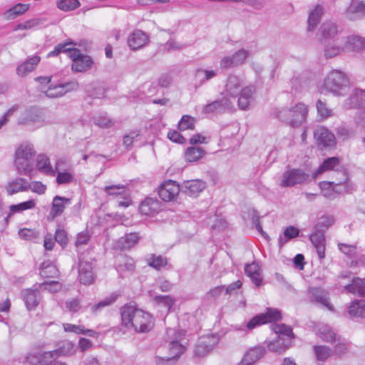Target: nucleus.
Returning <instances> with one entry per match:
<instances>
[{
	"label": "nucleus",
	"instance_id": "obj_1",
	"mask_svg": "<svg viewBox=\"0 0 365 365\" xmlns=\"http://www.w3.org/2000/svg\"><path fill=\"white\" fill-rule=\"evenodd\" d=\"M122 324L128 329L133 328L140 333L148 332L153 327L154 319L148 312L137 309L131 304L120 309Z\"/></svg>",
	"mask_w": 365,
	"mask_h": 365
},
{
	"label": "nucleus",
	"instance_id": "obj_2",
	"mask_svg": "<svg viewBox=\"0 0 365 365\" xmlns=\"http://www.w3.org/2000/svg\"><path fill=\"white\" fill-rule=\"evenodd\" d=\"M36 155L34 145L29 143H21L16 150L14 165L20 175L32 176L33 158Z\"/></svg>",
	"mask_w": 365,
	"mask_h": 365
},
{
	"label": "nucleus",
	"instance_id": "obj_3",
	"mask_svg": "<svg viewBox=\"0 0 365 365\" xmlns=\"http://www.w3.org/2000/svg\"><path fill=\"white\" fill-rule=\"evenodd\" d=\"M324 88L336 96H344L350 90L348 76L342 71L334 69L328 73L324 81Z\"/></svg>",
	"mask_w": 365,
	"mask_h": 365
},
{
	"label": "nucleus",
	"instance_id": "obj_4",
	"mask_svg": "<svg viewBox=\"0 0 365 365\" xmlns=\"http://www.w3.org/2000/svg\"><path fill=\"white\" fill-rule=\"evenodd\" d=\"M168 336H173V338L169 343V356L156 357L157 365H172L179 356L185 351V346L180 343L184 333L181 331H176L175 329H169L167 330Z\"/></svg>",
	"mask_w": 365,
	"mask_h": 365
},
{
	"label": "nucleus",
	"instance_id": "obj_5",
	"mask_svg": "<svg viewBox=\"0 0 365 365\" xmlns=\"http://www.w3.org/2000/svg\"><path fill=\"white\" fill-rule=\"evenodd\" d=\"M308 114V107L302 103L292 108H283L275 112L279 120L287 122L292 126H299L305 122Z\"/></svg>",
	"mask_w": 365,
	"mask_h": 365
},
{
	"label": "nucleus",
	"instance_id": "obj_6",
	"mask_svg": "<svg viewBox=\"0 0 365 365\" xmlns=\"http://www.w3.org/2000/svg\"><path fill=\"white\" fill-rule=\"evenodd\" d=\"M18 124L41 128L46 124V115L43 110L36 106H31L22 111L18 118Z\"/></svg>",
	"mask_w": 365,
	"mask_h": 365
},
{
	"label": "nucleus",
	"instance_id": "obj_7",
	"mask_svg": "<svg viewBox=\"0 0 365 365\" xmlns=\"http://www.w3.org/2000/svg\"><path fill=\"white\" fill-rule=\"evenodd\" d=\"M309 178V175L301 168H288L282 173L279 185L282 187H289L302 185L307 182Z\"/></svg>",
	"mask_w": 365,
	"mask_h": 365
},
{
	"label": "nucleus",
	"instance_id": "obj_8",
	"mask_svg": "<svg viewBox=\"0 0 365 365\" xmlns=\"http://www.w3.org/2000/svg\"><path fill=\"white\" fill-rule=\"evenodd\" d=\"M69 58L73 61L72 70L76 72H85L92 67L93 61L91 58L81 53L78 48H73L70 51Z\"/></svg>",
	"mask_w": 365,
	"mask_h": 365
},
{
	"label": "nucleus",
	"instance_id": "obj_9",
	"mask_svg": "<svg viewBox=\"0 0 365 365\" xmlns=\"http://www.w3.org/2000/svg\"><path fill=\"white\" fill-rule=\"evenodd\" d=\"M218 341L219 337L215 334L208 335L200 338L195 348V355L199 357L207 355L218 343Z\"/></svg>",
	"mask_w": 365,
	"mask_h": 365
},
{
	"label": "nucleus",
	"instance_id": "obj_10",
	"mask_svg": "<svg viewBox=\"0 0 365 365\" xmlns=\"http://www.w3.org/2000/svg\"><path fill=\"white\" fill-rule=\"evenodd\" d=\"M245 84L244 79L237 75L230 74L226 79L224 92L227 97L236 98Z\"/></svg>",
	"mask_w": 365,
	"mask_h": 365
},
{
	"label": "nucleus",
	"instance_id": "obj_11",
	"mask_svg": "<svg viewBox=\"0 0 365 365\" xmlns=\"http://www.w3.org/2000/svg\"><path fill=\"white\" fill-rule=\"evenodd\" d=\"M250 54V51L244 48L236 51L231 56L224 57L220 63L222 68H229L231 67H237L242 65Z\"/></svg>",
	"mask_w": 365,
	"mask_h": 365
},
{
	"label": "nucleus",
	"instance_id": "obj_12",
	"mask_svg": "<svg viewBox=\"0 0 365 365\" xmlns=\"http://www.w3.org/2000/svg\"><path fill=\"white\" fill-rule=\"evenodd\" d=\"M281 318L279 311L273 309H269L265 314H261L255 316L247 324L248 329H253L257 326L267 323L271 321H275Z\"/></svg>",
	"mask_w": 365,
	"mask_h": 365
},
{
	"label": "nucleus",
	"instance_id": "obj_13",
	"mask_svg": "<svg viewBox=\"0 0 365 365\" xmlns=\"http://www.w3.org/2000/svg\"><path fill=\"white\" fill-rule=\"evenodd\" d=\"M180 190L176 182L168 180L160 186L158 195L163 200L169 202L176 198Z\"/></svg>",
	"mask_w": 365,
	"mask_h": 365
},
{
	"label": "nucleus",
	"instance_id": "obj_14",
	"mask_svg": "<svg viewBox=\"0 0 365 365\" xmlns=\"http://www.w3.org/2000/svg\"><path fill=\"white\" fill-rule=\"evenodd\" d=\"M336 173L340 175V178L336 179V180L331 182H322L319 183V187L323 191V195L326 197L333 198L334 197V193L326 191V190H335L337 186H341L344 183H346L348 180V175L345 170H341L337 171Z\"/></svg>",
	"mask_w": 365,
	"mask_h": 365
},
{
	"label": "nucleus",
	"instance_id": "obj_15",
	"mask_svg": "<svg viewBox=\"0 0 365 365\" xmlns=\"http://www.w3.org/2000/svg\"><path fill=\"white\" fill-rule=\"evenodd\" d=\"M93 266L91 262L80 259L78 264V277L80 282L86 285L92 284L94 280V274L93 272Z\"/></svg>",
	"mask_w": 365,
	"mask_h": 365
},
{
	"label": "nucleus",
	"instance_id": "obj_16",
	"mask_svg": "<svg viewBox=\"0 0 365 365\" xmlns=\"http://www.w3.org/2000/svg\"><path fill=\"white\" fill-rule=\"evenodd\" d=\"M314 135L319 145L333 147L336 145L335 135L324 126L317 127L314 130Z\"/></svg>",
	"mask_w": 365,
	"mask_h": 365
},
{
	"label": "nucleus",
	"instance_id": "obj_17",
	"mask_svg": "<svg viewBox=\"0 0 365 365\" xmlns=\"http://www.w3.org/2000/svg\"><path fill=\"white\" fill-rule=\"evenodd\" d=\"M232 108V102L228 97L225 96L220 100H217L205 105L202 108V111L205 113H220L231 110Z\"/></svg>",
	"mask_w": 365,
	"mask_h": 365
},
{
	"label": "nucleus",
	"instance_id": "obj_18",
	"mask_svg": "<svg viewBox=\"0 0 365 365\" xmlns=\"http://www.w3.org/2000/svg\"><path fill=\"white\" fill-rule=\"evenodd\" d=\"M149 41V36L144 31L136 29L128 38V45L130 49L137 51L145 46Z\"/></svg>",
	"mask_w": 365,
	"mask_h": 365
},
{
	"label": "nucleus",
	"instance_id": "obj_19",
	"mask_svg": "<svg viewBox=\"0 0 365 365\" xmlns=\"http://www.w3.org/2000/svg\"><path fill=\"white\" fill-rule=\"evenodd\" d=\"M256 91L255 86L249 85L244 86L238 94V106L241 110L249 109L250 106L254 100V93Z\"/></svg>",
	"mask_w": 365,
	"mask_h": 365
},
{
	"label": "nucleus",
	"instance_id": "obj_20",
	"mask_svg": "<svg viewBox=\"0 0 365 365\" xmlns=\"http://www.w3.org/2000/svg\"><path fill=\"white\" fill-rule=\"evenodd\" d=\"M266 349L264 346H258L249 349L244 355L238 365H254L264 356Z\"/></svg>",
	"mask_w": 365,
	"mask_h": 365
},
{
	"label": "nucleus",
	"instance_id": "obj_21",
	"mask_svg": "<svg viewBox=\"0 0 365 365\" xmlns=\"http://www.w3.org/2000/svg\"><path fill=\"white\" fill-rule=\"evenodd\" d=\"M346 17L351 21H356L365 16V2L352 1L346 11Z\"/></svg>",
	"mask_w": 365,
	"mask_h": 365
},
{
	"label": "nucleus",
	"instance_id": "obj_22",
	"mask_svg": "<svg viewBox=\"0 0 365 365\" xmlns=\"http://www.w3.org/2000/svg\"><path fill=\"white\" fill-rule=\"evenodd\" d=\"M40 61L41 58L38 55L29 58L16 67V74L20 77L26 76L36 68Z\"/></svg>",
	"mask_w": 365,
	"mask_h": 365
},
{
	"label": "nucleus",
	"instance_id": "obj_23",
	"mask_svg": "<svg viewBox=\"0 0 365 365\" xmlns=\"http://www.w3.org/2000/svg\"><path fill=\"white\" fill-rule=\"evenodd\" d=\"M205 187V183L199 180L185 181L181 185V191L191 197L197 196Z\"/></svg>",
	"mask_w": 365,
	"mask_h": 365
},
{
	"label": "nucleus",
	"instance_id": "obj_24",
	"mask_svg": "<svg viewBox=\"0 0 365 365\" xmlns=\"http://www.w3.org/2000/svg\"><path fill=\"white\" fill-rule=\"evenodd\" d=\"M29 181L22 178H16L9 181L5 186V190L9 195H13L18 192L28 191Z\"/></svg>",
	"mask_w": 365,
	"mask_h": 365
},
{
	"label": "nucleus",
	"instance_id": "obj_25",
	"mask_svg": "<svg viewBox=\"0 0 365 365\" xmlns=\"http://www.w3.org/2000/svg\"><path fill=\"white\" fill-rule=\"evenodd\" d=\"M310 300L321 304L329 309L332 310V307L329 302L328 293L319 287H310L309 289Z\"/></svg>",
	"mask_w": 365,
	"mask_h": 365
},
{
	"label": "nucleus",
	"instance_id": "obj_26",
	"mask_svg": "<svg viewBox=\"0 0 365 365\" xmlns=\"http://www.w3.org/2000/svg\"><path fill=\"white\" fill-rule=\"evenodd\" d=\"M324 232L315 230V232L310 235V240L316 248L319 259L324 258L325 256V237Z\"/></svg>",
	"mask_w": 365,
	"mask_h": 365
},
{
	"label": "nucleus",
	"instance_id": "obj_27",
	"mask_svg": "<svg viewBox=\"0 0 365 365\" xmlns=\"http://www.w3.org/2000/svg\"><path fill=\"white\" fill-rule=\"evenodd\" d=\"M346 105L349 108H365V90L354 89L346 100Z\"/></svg>",
	"mask_w": 365,
	"mask_h": 365
},
{
	"label": "nucleus",
	"instance_id": "obj_28",
	"mask_svg": "<svg viewBox=\"0 0 365 365\" xmlns=\"http://www.w3.org/2000/svg\"><path fill=\"white\" fill-rule=\"evenodd\" d=\"M22 297L29 310L34 309L38 305L41 299L38 290L30 289L22 292Z\"/></svg>",
	"mask_w": 365,
	"mask_h": 365
},
{
	"label": "nucleus",
	"instance_id": "obj_29",
	"mask_svg": "<svg viewBox=\"0 0 365 365\" xmlns=\"http://www.w3.org/2000/svg\"><path fill=\"white\" fill-rule=\"evenodd\" d=\"M36 168L40 172L51 176H54L56 170H58L57 167L56 169L52 168L49 158L44 154H39L37 156Z\"/></svg>",
	"mask_w": 365,
	"mask_h": 365
},
{
	"label": "nucleus",
	"instance_id": "obj_30",
	"mask_svg": "<svg viewBox=\"0 0 365 365\" xmlns=\"http://www.w3.org/2000/svg\"><path fill=\"white\" fill-rule=\"evenodd\" d=\"M160 209L159 202L153 198H147L139 206V211L142 215H152L158 212Z\"/></svg>",
	"mask_w": 365,
	"mask_h": 365
},
{
	"label": "nucleus",
	"instance_id": "obj_31",
	"mask_svg": "<svg viewBox=\"0 0 365 365\" xmlns=\"http://www.w3.org/2000/svg\"><path fill=\"white\" fill-rule=\"evenodd\" d=\"M344 41L336 39L333 42L329 43L324 46V55L327 58H333L342 53L344 50L343 47Z\"/></svg>",
	"mask_w": 365,
	"mask_h": 365
},
{
	"label": "nucleus",
	"instance_id": "obj_32",
	"mask_svg": "<svg viewBox=\"0 0 365 365\" xmlns=\"http://www.w3.org/2000/svg\"><path fill=\"white\" fill-rule=\"evenodd\" d=\"M324 13V9L321 5H317L309 14L307 23V29L309 31H313L319 23L322 16Z\"/></svg>",
	"mask_w": 365,
	"mask_h": 365
},
{
	"label": "nucleus",
	"instance_id": "obj_33",
	"mask_svg": "<svg viewBox=\"0 0 365 365\" xmlns=\"http://www.w3.org/2000/svg\"><path fill=\"white\" fill-rule=\"evenodd\" d=\"M71 204V199L60 196H56L53 200L51 213L53 217L58 216L63 212L66 205Z\"/></svg>",
	"mask_w": 365,
	"mask_h": 365
},
{
	"label": "nucleus",
	"instance_id": "obj_34",
	"mask_svg": "<svg viewBox=\"0 0 365 365\" xmlns=\"http://www.w3.org/2000/svg\"><path fill=\"white\" fill-rule=\"evenodd\" d=\"M321 41L334 38L338 34V29L335 24L327 21L320 27Z\"/></svg>",
	"mask_w": 365,
	"mask_h": 365
},
{
	"label": "nucleus",
	"instance_id": "obj_35",
	"mask_svg": "<svg viewBox=\"0 0 365 365\" xmlns=\"http://www.w3.org/2000/svg\"><path fill=\"white\" fill-rule=\"evenodd\" d=\"M339 165V159L336 157H331L326 159L318 169L313 173L312 179H316L317 176L322 173L334 170L335 167Z\"/></svg>",
	"mask_w": 365,
	"mask_h": 365
},
{
	"label": "nucleus",
	"instance_id": "obj_36",
	"mask_svg": "<svg viewBox=\"0 0 365 365\" xmlns=\"http://www.w3.org/2000/svg\"><path fill=\"white\" fill-rule=\"evenodd\" d=\"M345 289L348 292L357 293L359 295L365 297V279L354 278L351 284L345 286Z\"/></svg>",
	"mask_w": 365,
	"mask_h": 365
},
{
	"label": "nucleus",
	"instance_id": "obj_37",
	"mask_svg": "<svg viewBox=\"0 0 365 365\" xmlns=\"http://www.w3.org/2000/svg\"><path fill=\"white\" fill-rule=\"evenodd\" d=\"M349 314L354 317L365 318V300L353 301L349 307Z\"/></svg>",
	"mask_w": 365,
	"mask_h": 365
},
{
	"label": "nucleus",
	"instance_id": "obj_38",
	"mask_svg": "<svg viewBox=\"0 0 365 365\" xmlns=\"http://www.w3.org/2000/svg\"><path fill=\"white\" fill-rule=\"evenodd\" d=\"M30 4H16L13 7L6 10L4 13V17L6 19H14L16 17L24 14L29 10Z\"/></svg>",
	"mask_w": 365,
	"mask_h": 365
},
{
	"label": "nucleus",
	"instance_id": "obj_39",
	"mask_svg": "<svg viewBox=\"0 0 365 365\" xmlns=\"http://www.w3.org/2000/svg\"><path fill=\"white\" fill-rule=\"evenodd\" d=\"M217 76V71L215 70H207L197 68L195 71V80L199 83L198 86L205 83Z\"/></svg>",
	"mask_w": 365,
	"mask_h": 365
},
{
	"label": "nucleus",
	"instance_id": "obj_40",
	"mask_svg": "<svg viewBox=\"0 0 365 365\" xmlns=\"http://www.w3.org/2000/svg\"><path fill=\"white\" fill-rule=\"evenodd\" d=\"M139 236L138 233H129L120 238L118 244L121 249H130L137 244Z\"/></svg>",
	"mask_w": 365,
	"mask_h": 365
},
{
	"label": "nucleus",
	"instance_id": "obj_41",
	"mask_svg": "<svg viewBox=\"0 0 365 365\" xmlns=\"http://www.w3.org/2000/svg\"><path fill=\"white\" fill-rule=\"evenodd\" d=\"M205 151L199 147H190L185 153V158L187 162H195L202 158Z\"/></svg>",
	"mask_w": 365,
	"mask_h": 365
},
{
	"label": "nucleus",
	"instance_id": "obj_42",
	"mask_svg": "<svg viewBox=\"0 0 365 365\" xmlns=\"http://www.w3.org/2000/svg\"><path fill=\"white\" fill-rule=\"evenodd\" d=\"M313 350L317 360L320 361H326L333 354L332 349L324 345H315Z\"/></svg>",
	"mask_w": 365,
	"mask_h": 365
},
{
	"label": "nucleus",
	"instance_id": "obj_43",
	"mask_svg": "<svg viewBox=\"0 0 365 365\" xmlns=\"http://www.w3.org/2000/svg\"><path fill=\"white\" fill-rule=\"evenodd\" d=\"M299 234V230L294 226L287 227L284 231V237L280 236L278 239L279 247L283 246L288 240L297 237Z\"/></svg>",
	"mask_w": 365,
	"mask_h": 365
},
{
	"label": "nucleus",
	"instance_id": "obj_44",
	"mask_svg": "<svg viewBox=\"0 0 365 365\" xmlns=\"http://www.w3.org/2000/svg\"><path fill=\"white\" fill-rule=\"evenodd\" d=\"M351 49L354 51H360L365 48V37L360 36H351L346 42Z\"/></svg>",
	"mask_w": 365,
	"mask_h": 365
},
{
	"label": "nucleus",
	"instance_id": "obj_45",
	"mask_svg": "<svg viewBox=\"0 0 365 365\" xmlns=\"http://www.w3.org/2000/svg\"><path fill=\"white\" fill-rule=\"evenodd\" d=\"M43 19H32L16 25L14 31L32 29L43 24Z\"/></svg>",
	"mask_w": 365,
	"mask_h": 365
},
{
	"label": "nucleus",
	"instance_id": "obj_46",
	"mask_svg": "<svg viewBox=\"0 0 365 365\" xmlns=\"http://www.w3.org/2000/svg\"><path fill=\"white\" fill-rule=\"evenodd\" d=\"M147 261L148 264L155 269H160L168 263L166 257L161 255H155L154 254L150 255V256L147 259Z\"/></svg>",
	"mask_w": 365,
	"mask_h": 365
},
{
	"label": "nucleus",
	"instance_id": "obj_47",
	"mask_svg": "<svg viewBox=\"0 0 365 365\" xmlns=\"http://www.w3.org/2000/svg\"><path fill=\"white\" fill-rule=\"evenodd\" d=\"M319 336L323 341L327 343L334 342L339 337L335 332L327 326H324L320 328Z\"/></svg>",
	"mask_w": 365,
	"mask_h": 365
},
{
	"label": "nucleus",
	"instance_id": "obj_48",
	"mask_svg": "<svg viewBox=\"0 0 365 365\" xmlns=\"http://www.w3.org/2000/svg\"><path fill=\"white\" fill-rule=\"evenodd\" d=\"M78 0H58L57 6L63 11L74 10L80 6Z\"/></svg>",
	"mask_w": 365,
	"mask_h": 365
},
{
	"label": "nucleus",
	"instance_id": "obj_49",
	"mask_svg": "<svg viewBox=\"0 0 365 365\" xmlns=\"http://www.w3.org/2000/svg\"><path fill=\"white\" fill-rule=\"evenodd\" d=\"M96 125L101 128H109L114 125V120L110 118L107 115H100L93 118Z\"/></svg>",
	"mask_w": 365,
	"mask_h": 365
},
{
	"label": "nucleus",
	"instance_id": "obj_50",
	"mask_svg": "<svg viewBox=\"0 0 365 365\" xmlns=\"http://www.w3.org/2000/svg\"><path fill=\"white\" fill-rule=\"evenodd\" d=\"M337 137L342 140H346L354 136L355 130L348 126L341 125L336 129Z\"/></svg>",
	"mask_w": 365,
	"mask_h": 365
},
{
	"label": "nucleus",
	"instance_id": "obj_51",
	"mask_svg": "<svg viewBox=\"0 0 365 365\" xmlns=\"http://www.w3.org/2000/svg\"><path fill=\"white\" fill-rule=\"evenodd\" d=\"M58 353L59 351L58 350H53L38 354L40 357V364L47 365L53 364V361L58 356Z\"/></svg>",
	"mask_w": 365,
	"mask_h": 365
},
{
	"label": "nucleus",
	"instance_id": "obj_52",
	"mask_svg": "<svg viewBox=\"0 0 365 365\" xmlns=\"http://www.w3.org/2000/svg\"><path fill=\"white\" fill-rule=\"evenodd\" d=\"M58 270L56 267L51 264L43 262L41 264L40 274L43 278L54 277L57 275Z\"/></svg>",
	"mask_w": 365,
	"mask_h": 365
},
{
	"label": "nucleus",
	"instance_id": "obj_53",
	"mask_svg": "<svg viewBox=\"0 0 365 365\" xmlns=\"http://www.w3.org/2000/svg\"><path fill=\"white\" fill-rule=\"evenodd\" d=\"M334 223V218L331 216L324 215L319 218L315 226V230H320L323 232L328 229Z\"/></svg>",
	"mask_w": 365,
	"mask_h": 365
},
{
	"label": "nucleus",
	"instance_id": "obj_54",
	"mask_svg": "<svg viewBox=\"0 0 365 365\" xmlns=\"http://www.w3.org/2000/svg\"><path fill=\"white\" fill-rule=\"evenodd\" d=\"M272 330L278 334H282L288 337H292V329L284 324H274L272 325Z\"/></svg>",
	"mask_w": 365,
	"mask_h": 365
},
{
	"label": "nucleus",
	"instance_id": "obj_55",
	"mask_svg": "<svg viewBox=\"0 0 365 365\" xmlns=\"http://www.w3.org/2000/svg\"><path fill=\"white\" fill-rule=\"evenodd\" d=\"M36 206V201L34 200H29L26 202H21L18 205H14L10 207L12 212H21L26 210H30Z\"/></svg>",
	"mask_w": 365,
	"mask_h": 365
},
{
	"label": "nucleus",
	"instance_id": "obj_56",
	"mask_svg": "<svg viewBox=\"0 0 365 365\" xmlns=\"http://www.w3.org/2000/svg\"><path fill=\"white\" fill-rule=\"evenodd\" d=\"M267 346L270 351L279 354L284 352L287 349V346L279 338L277 340L269 341L267 343Z\"/></svg>",
	"mask_w": 365,
	"mask_h": 365
},
{
	"label": "nucleus",
	"instance_id": "obj_57",
	"mask_svg": "<svg viewBox=\"0 0 365 365\" xmlns=\"http://www.w3.org/2000/svg\"><path fill=\"white\" fill-rule=\"evenodd\" d=\"M195 120L190 115H185L182 117L178 124V128L180 130H185L187 129L192 130L195 126Z\"/></svg>",
	"mask_w": 365,
	"mask_h": 365
},
{
	"label": "nucleus",
	"instance_id": "obj_58",
	"mask_svg": "<svg viewBox=\"0 0 365 365\" xmlns=\"http://www.w3.org/2000/svg\"><path fill=\"white\" fill-rule=\"evenodd\" d=\"M73 44V43L72 42L66 43L63 44H58L55 47L54 50H53L52 51H51L48 53V56H56L58 55L61 52H63V53H67L68 56L69 57L70 51L73 49V48L71 47V46Z\"/></svg>",
	"mask_w": 365,
	"mask_h": 365
},
{
	"label": "nucleus",
	"instance_id": "obj_59",
	"mask_svg": "<svg viewBox=\"0 0 365 365\" xmlns=\"http://www.w3.org/2000/svg\"><path fill=\"white\" fill-rule=\"evenodd\" d=\"M154 300L158 304L164 306L169 311L175 303V299L170 295H159L154 298Z\"/></svg>",
	"mask_w": 365,
	"mask_h": 365
},
{
	"label": "nucleus",
	"instance_id": "obj_60",
	"mask_svg": "<svg viewBox=\"0 0 365 365\" xmlns=\"http://www.w3.org/2000/svg\"><path fill=\"white\" fill-rule=\"evenodd\" d=\"M103 190L109 195H121L125 192V187L122 185L106 186Z\"/></svg>",
	"mask_w": 365,
	"mask_h": 365
},
{
	"label": "nucleus",
	"instance_id": "obj_61",
	"mask_svg": "<svg viewBox=\"0 0 365 365\" xmlns=\"http://www.w3.org/2000/svg\"><path fill=\"white\" fill-rule=\"evenodd\" d=\"M45 94L48 98H58L64 95V91L60 84L50 86L45 91Z\"/></svg>",
	"mask_w": 365,
	"mask_h": 365
},
{
	"label": "nucleus",
	"instance_id": "obj_62",
	"mask_svg": "<svg viewBox=\"0 0 365 365\" xmlns=\"http://www.w3.org/2000/svg\"><path fill=\"white\" fill-rule=\"evenodd\" d=\"M334 342H336L334 346V351L336 354L342 355L346 353L349 349V344L345 339L339 336Z\"/></svg>",
	"mask_w": 365,
	"mask_h": 365
},
{
	"label": "nucleus",
	"instance_id": "obj_63",
	"mask_svg": "<svg viewBox=\"0 0 365 365\" xmlns=\"http://www.w3.org/2000/svg\"><path fill=\"white\" fill-rule=\"evenodd\" d=\"M74 180L73 175L68 172L58 171L56 175V182L58 184H68L73 182Z\"/></svg>",
	"mask_w": 365,
	"mask_h": 365
},
{
	"label": "nucleus",
	"instance_id": "obj_64",
	"mask_svg": "<svg viewBox=\"0 0 365 365\" xmlns=\"http://www.w3.org/2000/svg\"><path fill=\"white\" fill-rule=\"evenodd\" d=\"M317 109L318 114L322 117V118L325 119L327 118L331 115V110L327 107V105L322 102L321 100H319L317 102Z\"/></svg>",
	"mask_w": 365,
	"mask_h": 365
}]
</instances>
